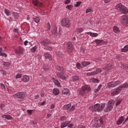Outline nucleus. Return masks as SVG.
I'll list each match as a JSON object with an SVG mask.
<instances>
[{
	"instance_id": "13",
	"label": "nucleus",
	"mask_w": 128,
	"mask_h": 128,
	"mask_svg": "<svg viewBox=\"0 0 128 128\" xmlns=\"http://www.w3.org/2000/svg\"><path fill=\"white\" fill-rule=\"evenodd\" d=\"M124 120V116H121L116 122L117 126H120V124H122Z\"/></svg>"
},
{
	"instance_id": "25",
	"label": "nucleus",
	"mask_w": 128,
	"mask_h": 128,
	"mask_svg": "<svg viewBox=\"0 0 128 128\" xmlns=\"http://www.w3.org/2000/svg\"><path fill=\"white\" fill-rule=\"evenodd\" d=\"M2 118H6V120H12V116L10 115H3L2 116Z\"/></svg>"
},
{
	"instance_id": "48",
	"label": "nucleus",
	"mask_w": 128,
	"mask_h": 128,
	"mask_svg": "<svg viewBox=\"0 0 128 128\" xmlns=\"http://www.w3.org/2000/svg\"><path fill=\"white\" fill-rule=\"evenodd\" d=\"M82 2L80 1V2H76V4H74V6H76V8H78V6H80V4H82Z\"/></svg>"
},
{
	"instance_id": "56",
	"label": "nucleus",
	"mask_w": 128,
	"mask_h": 128,
	"mask_svg": "<svg viewBox=\"0 0 128 128\" xmlns=\"http://www.w3.org/2000/svg\"><path fill=\"white\" fill-rule=\"evenodd\" d=\"M47 26H48L47 30H50V22H48Z\"/></svg>"
},
{
	"instance_id": "54",
	"label": "nucleus",
	"mask_w": 128,
	"mask_h": 128,
	"mask_svg": "<svg viewBox=\"0 0 128 128\" xmlns=\"http://www.w3.org/2000/svg\"><path fill=\"white\" fill-rule=\"evenodd\" d=\"M86 75L87 76H96V74H94V72H88Z\"/></svg>"
},
{
	"instance_id": "45",
	"label": "nucleus",
	"mask_w": 128,
	"mask_h": 128,
	"mask_svg": "<svg viewBox=\"0 0 128 128\" xmlns=\"http://www.w3.org/2000/svg\"><path fill=\"white\" fill-rule=\"evenodd\" d=\"M94 60L96 62H100V64H102V58H95Z\"/></svg>"
},
{
	"instance_id": "26",
	"label": "nucleus",
	"mask_w": 128,
	"mask_h": 128,
	"mask_svg": "<svg viewBox=\"0 0 128 128\" xmlns=\"http://www.w3.org/2000/svg\"><path fill=\"white\" fill-rule=\"evenodd\" d=\"M2 64L4 67H8L10 66V62H2Z\"/></svg>"
},
{
	"instance_id": "33",
	"label": "nucleus",
	"mask_w": 128,
	"mask_h": 128,
	"mask_svg": "<svg viewBox=\"0 0 128 128\" xmlns=\"http://www.w3.org/2000/svg\"><path fill=\"white\" fill-rule=\"evenodd\" d=\"M102 84H100L98 87L97 88L95 89L94 90V92H100V88H102Z\"/></svg>"
},
{
	"instance_id": "46",
	"label": "nucleus",
	"mask_w": 128,
	"mask_h": 128,
	"mask_svg": "<svg viewBox=\"0 0 128 128\" xmlns=\"http://www.w3.org/2000/svg\"><path fill=\"white\" fill-rule=\"evenodd\" d=\"M121 68L122 70H128V65L126 64H124L121 66Z\"/></svg>"
},
{
	"instance_id": "41",
	"label": "nucleus",
	"mask_w": 128,
	"mask_h": 128,
	"mask_svg": "<svg viewBox=\"0 0 128 128\" xmlns=\"http://www.w3.org/2000/svg\"><path fill=\"white\" fill-rule=\"evenodd\" d=\"M72 8H74V6L72 4L67 5L66 6V8L69 10H72Z\"/></svg>"
},
{
	"instance_id": "47",
	"label": "nucleus",
	"mask_w": 128,
	"mask_h": 128,
	"mask_svg": "<svg viewBox=\"0 0 128 128\" xmlns=\"http://www.w3.org/2000/svg\"><path fill=\"white\" fill-rule=\"evenodd\" d=\"M60 122H64V120H66V116H62L60 118Z\"/></svg>"
},
{
	"instance_id": "64",
	"label": "nucleus",
	"mask_w": 128,
	"mask_h": 128,
	"mask_svg": "<svg viewBox=\"0 0 128 128\" xmlns=\"http://www.w3.org/2000/svg\"><path fill=\"white\" fill-rule=\"evenodd\" d=\"M72 126H74V124H70L68 125V128H72Z\"/></svg>"
},
{
	"instance_id": "14",
	"label": "nucleus",
	"mask_w": 128,
	"mask_h": 128,
	"mask_svg": "<svg viewBox=\"0 0 128 128\" xmlns=\"http://www.w3.org/2000/svg\"><path fill=\"white\" fill-rule=\"evenodd\" d=\"M44 56L46 60H52V56L48 52L44 54Z\"/></svg>"
},
{
	"instance_id": "42",
	"label": "nucleus",
	"mask_w": 128,
	"mask_h": 128,
	"mask_svg": "<svg viewBox=\"0 0 128 128\" xmlns=\"http://www.w3.org/2000/svg\"><path fill=\"white\" fill-rule=\"evenodd\" d=\"M90 82H91L98 83V79H95V78H92V79H91V80H90Z\"/></svg>"
},
{
	"instance_id": "7",
	"label": "nucleus",
	"mask_w": 128,
	"mask_h": 128,
	"mask_svg": "<svg viewBox=\"0 0 128 128\" xmlns=\"http://www.w3.org/2000/svg\"><path fill=\"white\" fill-rule=\"evenodd\" d=\"M90 87L88 85H85L82 86V89L80 90L79 94L80 96H82L86 94V92H90Z\"/></svg>"
},
{
	"instance_id": "59",
	"label": "nucleus",
	"mask_w": 128,
	"mask_h": 128,
	"mask_svg": "<svg viewBox=\"0 0 128 128\" xmlns=\"http://www.w3.org/2000/svg\"><path fill=\"white\" fill-rule=\"evenodd\" d=\"M46 50H50V51L52 50V46H47L46 48Z\"/></svg>"
},
{
	"instance_id": "49",
	"label": "nucleus",
	"mask_w": 128,
	"mask_h": 128,
	"mask_svg": "<svg viewBox=\"0 0 128 128\" xmlns=\"http://www.w3.org/2000/svg\"><path fill=\"white\" fill-rule=\"evenodd\" d=\"M0 72L2 74H3L4 76L6 75V70H0Z\"/></svg>"
},
{
	"instance_id": "38",
	"label": "nucleus",
	"mask_w": 128,
	"mask_h": 128,
	"mask_svg": "<svg viewBox=\"0 0 128 128\" xmlns=\"http://www.w3.org/2000/svg\"><path fill=\"white\" fill-rule=\"evenodd\" d=\"M34 22H36V24H38L40 22V18L36 16V18H34Z\"/></svg>"
},
{
	"instance_id": "32",
	"label": "nucleus",
	"mask_w": 128,
	"mask_h": 128,
	"mask_svg": "<svg viewBox=\"0 0 128 128\" xmlns=\"http://www.w3.org/2000/svg\"><path fill=\"white\" fill-rule=\"evenodd\" d=\"M121 50L122 52H126L128 50V45H126V46H124Z\"/></svg>"
},
{
	"instance_id": "22",
	"label": "nucleus",
	"mask_w": 128,
	"mask_h": 128,
	"mask_svg": "<svg viewBox=\"0 0 128 128\" xmlns=\"http://www.w3.org/2000/svg\"><path fill=\"white\" fill-rule=\"evenodd\" d=\"M95 42H96L98 46H102V44H104V40H95Z\"/></svg>"
},
{
	"instance_id": "3",
	"label": "nucleus",
	"mask_w": 128,
	"mask_h": 128,
	"mask_svg": "<svg viewBox=\"0 0 128 128\" xmlns=\"http://www.w3.org/2000/svg\"><path fill=\"white\" fill-rule=\"evenodd\" d=\"M98 121L100 124H102V118H94L92 121L93 128H100V124L98 122Z\"/></svg>"
},
{
	"instance_id": "61",
	"label": "nucleus",
	"mask_w": 128,
	"mask_h": 128,
	"mask_svg": "<svg viewBox=\"0 0 128 128\" xmlns=\"http://www.w3.org/2000/svg\"><path fill=\"white\" fill-rule=\"evenodd\" d=\"M120 102H122V101L120 100H118L116 101V106H120Z\"/></svg>"
},
{
	"instance_id": "17",
	"label": "nucleus",
	"mask_w": 128,
	"mask_h": 128,
	"mask_svg": "<svg viewBox=\"0 0 128 128\" xmlns=\"http://www.w3.org/2000/svg\"><path fill=\"white\" fill-rule=\"evenodd\" d=\"M52 80L54 82V84L60 88V82H58V79L52 78Z\"/></svg>"
},
{
	"instance_id": "50",
	"label": "nucleus",
	"mask_w": 128,
	"mask_h": 128,
	"mask_svg": "<svg viewBox=\"0 0 128 128\" xmlns=\"http://www.w3.org/2000/svg\"><path fill=\"white\" fill-rule=\"evenodd\" d=\"M83 32H84V29H82V28H78L77 29V32H78V34H80Z\"/></svg>"
},
{
	"instance_id": "21",
	"label": "nucleus",
	"mask_w": 128,
	"mask_h": 128,
	"mask_svg": "<svg viewBox=\"0 0 128 128\" xmlns=\"http://www.w3.org/2000/svg\"><path fill=\"white\" fill-rule=\"evenodd\" d=\"M86 34H89L90 36H92V38H96L98 36V33H94L92 32H86Z\"/></svg>"
},
{
	"instance_id": "1",
	"label": "nucleus",
	"mask_w": 128,
	"mask_h": 128,
	"mask_svg": "<svg viewBox=\"0 0 128 128\" xmlns=\"http://www.w3.org/2000/svg\"><path fill=\"white\" fill-rule=\"evenodd\" d=\"M128 88V82L124 83L121 86H119L117 87L115 90H113L111 92V96H116L118 94L120 93V92L124 88Z\"/></svg>"
},
{
	"instance_id": "24",
	"label": "nucleus",
	"mask_w": 128,
	"mask_h": 128,
	"mask_svg": "<svg viewBox=\"0 0 128 128\" xmlns=\"http://www.w3.org/2000/svg\"><path fill=\"white\" fill-rule=\"evenodd\" d=\"M72 82H76V80H80V76H72Z\"/></svg>"
},
{
	"instance_id": "18",
	"label": "nucleus",
	"mask_w": 128,
	"mask_h": 128,
	"mask_svg": "<svg viewBox=\"0 0 128 128\" xmlns=\"http://www.w3.org/2000/svg\"><path fill=\"white\" fill-rule=\"evenodd\" d=\"M68 48L70 50V52H72V50H74V45L72 44V42H68Z\"/></svg>"
},
{
	"instance_id": "53",
	"label": "nucleus",
	"mask_w": 128,
	"mask_h": 128,
	"mask_svg": "<svg viewBox=\"0 0 128 128\" xmlns=\"http://www.w3.org/2000/svg\"><path fill=\"white\" fill-rule=\"evenodd\" d=\"M46 101H43L42 102L39 103L38 106H44V104H46Z\"/></svg>"
},
{
	"instance_id": "15",
	"label": "nucleus",
	"mask_w": 128,
	"mask_h": 128,
	"mask_svg": "<svg viewBox=\"0 0 128 128\" xmlns=\"http://www.w3.org/2000/svg\"><path fill=\"white\" fill-rule=\"evenodd\" d=\"M22 82H30V77L28 75H24L21 79Z\"/></svg>"
},
{
	"instance_id": "4",
	"label": "nucleus",
	"mask_w": 128,
	"mask_h": 128,
	"mask_svg": "<svg viewBox=\"0 0 128 128\" xmlns=\"http://www.w3.org/2000/svg\"><path fill=\"white\" fill-rule=\"evenodd\" d=\"M116 10L120 12H122V14H128V9L126 6H124L122 4H118L116 7Z\"/></svg>"
},
{
	"instance_id": "12",
	"label": "nucleus",
	"mask_w": 128,
	"mask_h": 128,
	"mask_svg": "<svg viewBox=\"0 0 128 128\" xmlns=\"http://www.w3.org/2000/svg\"><path fill=\"white\" fill-rule=\"evenodd\" d=\"M40 44L43 46H48L50 44V40L48 38L44 39L41 41Z\"/></svg>"
},
{
	"instance_id": "37",
	"label": "nucleus",
	"mask_w": 128,
	"mask_h": 128,
	"mask_svg": "<svg viewBox=\"0 0 128 128\" xmlns=\"http://www.w3.org/2000/svg\"><path fill=\"white\" fill-rule=\"evenodd\" d=\"M56 54L58 56H60V58H62L64 56V52H61L60 51L56 52Z\"/></svg>"
},
{
	"instance_id": "2",
	"label": "nucleus",
	"mask_w": 128,
	"mask_h": 128,
	"mask_svg": "<svg viewBox=\"0 0 128 128\" xmlns=\"http://www.w3.org/2000/svg\"><path fill=\"white\" fill-rule=\"evenodd\" d=\"M57 70H58V72L57 74L58 78H60L61 80H66V78H68V74L64 72V67L62 66H57Z\"/></svg>"
},
{
	"instance_id": "9",
	"label": "nucleus",
	"mask_w": 128,
	"mask_h": 128,
	"mask_svg": "<svg viewBox=\"0 0 128 128\" xmlns=\"http://www.w3.org/2000/svg\"><path fill=\"white\" fill-rule=\"evenodd\" d=\"M96 112H102V110H104V106H106V104L102 103L101 104H96Z\"/></svg>"
},
{
	"instance_id": "44",
	"label": "nucleus",
	"mask_w": 128,
	"mask_h": 128,
	"mask_svg": "<svg viewBox=\"0 0 128 128\" xmlns=\"http://www.w3.org/2000/svg\"><path fill=\"white\" fill-rule=\"evenodd\" d=\"M0 56H4V58H6L7 56L6 54L2 52V51H0Z\"/></svg>"
},
{
	"instance_id": "40",
	"label": "nucleus",
	"mask_w": 128,
	"mask_h": 128,
	"mask_svg": "<svg viewBox=\"0 0 128 128\" xmlns=\"http://www.w3.org/2000/svg\"><path fill=\"white\" fill-rule=\"evenodd\" d=\"M62 92L63 94H68V88H64L62 90Z\"/></svg>"
},
{
	"instance_id": "5",
	"label": "nucleus",
	"mask_w": 128,
	"mask_h": 128,
	"mask_svg": "<svg viewBox=\"0 0 128 128\" xmlns=\"http://www.w3.org/2000/svg\"><path fill=\"white\" fill-rule=\"evenodd\" d=\"M114 100H111L108 102V106L107 108H105L104 112H110L112 108H114Z\"/></svg>"
},
{
	"instance_id": "31",
	"label": "nucleus",
	"mask_w": 128,
	"mask_h": 128,
	"mask_svg": "<svg viewBox=\"0 0 128 128\" xmlns=\"http://www.w3.org/2000/svg\"><path fill=\"white\" fill-rule=\"evenodd\" d=\"M38 46H35L30 50V51L31 52H36Z\"/></svg>"
},
{
	"instance_id": "10",
	"label": "nucleus",
	"mask_w": 128,
	"mask_h": 128,
	"mask_svg": "<svg viewBox=\"0 0 128 128\" xmlns=\"http://www.w3.org/2000/svg\"><path fill=\"white\" fill-rule=\"evenodd\" d=\"M14 98L23 99L26 98V93L22 92H18L14 94Z\"/></svg>"
},
{
	"instance_id": "20",
	"label": "nucleus",
	"mask_w": 128,
	"mask_h": 128,
	"mask_svg": "<svg viewBox=\"0 0 128 128\" xmlns=\"http://www.w3.org/2000/svg\"><path fill=\"white\" fill-rule=\"evenodd\" d=\"M112 66V62H108L107 63L106 66L103 68V70H111Z\"/></svg>"
},
{
	"instance_id": "23",
	"label": "nucleus",
	"mask_w": 128,
	"mask_h": 128,
	"mask_svg": "<svg viewBox=\"0 0 128 128\" xmlns=\"http://www.w3.org/2000/svg\"><path fill=\"white\" fill-rule=\"evenodd\" d=\"M107 86L108 88H114V82H109L107 84Z\"/></svg>"
},
{
	"instance_id": "62",
	"label": "nucleus",
	"mask_w": 128,
	"mask_h": 128,
	"mask_svg": "<svg viewBox=\"0 0 128 128\" xmlns=\"http://www.w3.org/2000/svg\"><path fill=\"white\" fill-rule=\"evenodd\" d=\"M70 0H64V4H70Z\"/></svg>"
},
{
	"instance_id": "30",
	"label": "nucleus",
	"mask_w": 128,
	"mask_h": 128,
	"mask_svg": "<svg viewBox=\"0 0 128 128\" xmlns=\"http://www.w3.org/2000/svg\"><path fill=\"white\" fill-rule=\"evenodd\" d=\"M4 12L6 16H10V10H8L6 8L4 9Z\"/></svg>"
},
{
	"instance_id": "34",
	"label": "nucleus",
	"mask_w": 128,
	"mask_h": 128,
	"mask_svg": "<svg viewBox=\"0 0 128 128\" xmlns=\"http://www.w3.org/2000/svg\"><path fill=\"white\" fill-rule=\"evenodd\" d=\"M82 64L83 66H88V64H90V62H82Z\"/></svg>"
},
{
	"instance_id": "63",
	"label": "nucleus",
	"mask_w": 128,
	"mask_h": 128,
	"mask_svg": "<svg viewBox=\"0 0 128 128\" xmlns=\"http://www.w3.org/2000/svg\"><path fill=\"white\" fill-rule=\"evenodd\" d=\"M0 86L2 88H3L4 90L6 89V86H4V84H0Z\"/></svg>"
},
{
	"instance_id": "52",
	"label": "nucleus",
	"mask_w": 128,
	"mask_h": 128,
	"mask_svg": "<svg viewBox=\"0 0 128 128\" xmlns=\"http://www.w3.org/2000/svg\"><path fill=\"white\" fill-rule=\"evenodd\" d=\"M22 76V74H18L16 76V78L18 79V78H20Z\"/></svg>"
},
{
	"instance_id": "60",
	"label": "nucleus",
	"mask_w": 128,
	"mask_h": 128,
	"mask_svg": "<svg viewBox=\"0 0 128 128\" xmlns=\"http://www.w3.org/2000/svg\"><path fill=\"white\" fill-rule=\"evenodd\" d=\"M74 108H76L75 106H72V108L70 109V112H73L74 110Z\"/></svg>"
},
{
	"instance_id": "29",
	"label": "nucleus",
	"mask_w": 128,
	"mask_h": 128,
	"mask_svg": "<svg viewBox=\"0 0 128 128\" xmlns=\"http://www.w3.org/2000/svg\"><path fill=\"white\" fill-rule=\"evenodd\" d=\"M102 72V68H98L96 69L95 71H94V74H100Z\"/></svg>"
},
{
	"instance_id": "6",
	"label": "nucleus",
	"mask_w": 128,
	"mask_h": 128,
	"mask_svg": "<svg viewBox=\"0 0 128 128\" xmlns=\"http://www.w3.org/2000/svg\"><path fill=\"white\" fill-rule=\"evenodd\" d=\"M62 26L70 28V20L68 18H64L61 21Z\"/></svg>"
},
{
	"instance_id": "28",
	"label": "nucleus",
	"mask_w": 128,
	"mask_h": 128,
	"mask_svg": "<svg viewBox=\"0 0 128 128\" xmlns=\"http://www.w3.org/2000/svg\"><path fill=\"white\" fill-rule=\"evenodd\" d=\"M89 110H92V112H96V104L94 106H91L89 108Z\"/></svg>"
},
{
	"instance_id": "39",
	"label": "nucleus",
	"mask_w": 128,
	"mask_h": 128,
	"mask_svg": "<svg viewBox=\"0 0 128 128\" xmlns=\"http://www.w3.org/2000/svg\"><path fill=\"white\" fill-rule=\"evenodd\" d=\"M114 84V86H120V82L119 80H116L115 82H113Z\"/></svg>"
},
{
	"instance_id": "35",
	"label": "nucleus",
	"mask_w": 128,
	"mask_h": 128,
	"mask_svg": "<svg viewBox=\"0 0 128 128\" xmlns=\"http://www.w3.org/2000/svg\"><path fill=\"white\" fill-rule=\"evenodd\" d=\"M70 106H72V104H68L67 105L64 106V110H70Z\"/></svg>"
},
{
	"instance_id": "27",
	"label": "nucleus",
	"mask_w": 128,
	"mask_h": 128,
	"mask_svg": "<svg viewBox=\"0 0 128 128\" xmlns=\"http://www.w3.org/2000/svg\"><path fill=\"white\" fill-rule=\"evenodd\" d=\"M113 30L116 34H118L120 32V28L116 26H114L113 28Z\"/></svg>"
},
{
	"instance_id": "55",
	"label": "nucleus",
	"mask_w": 128,
	"mask_h": 128,
	"mask_svg": "<svg viewBox=\"0 0 128 128\" xmlns=\"http://www.w3.org/2000/svg\"><path fill=\"white\" fill-rule=\"evenodd\" d=\"M76 66L77 68L80 70V68H82V64L80 63H78L76 65Z\"/></svg>"
},
{
	"instance_id": "8",
	"label": "nucleus",
	"mask_w": 128,
	"mask_h": 128,
	"mask_svg": "<svg viewBox=\"0 0 128 128\" xmlns=\"http://www.w3.org/2000/svg\"><path fill=\"white\" fill-rule=\"evenodd\" d=\"M120 22L122 26H126L128 24V15L122 16Z\"/></svg>"
},
{
	"instance_id": "57",
	"label": "nucleus",
	"mask_w": 128,
	"mask_h": 128,
	"mask_svg": "<svg viewBox=\"0 0 128 128\" xmlns=\"http://www.w3.org/2000/svg\"><path fill=\"white\" fill-rule=\"evenodd\" d=\"M92 10V8H88L86 10V14H88V12H90Z\"/></svg>"
},
{
	"instance_id": "19",
	"label": "nucleus",
	"mask_w": 128,
	"mask_h": 128,
	"mask_svg": "<svg viewBox=\"0 0 128 128\" xmlns=\"http://www.w3.org/2000/svg\"><path fill=\"white\" fill-rule=\"evenodd\" d=\"M54 96H58L60 94V90L58 88H54L52 90Z\"/></svg>"
},
{
	"instance_id": "58",
	"label": "nucleus",
	"mask_w": 128,
	"mask_h": 128,
	"mask_svg": "<svg viewBox=\"0 0 128 128\" xmlns=\"http://www.w3.org/2000/svg\"><path fill=\"white\" fill-rule=\"evenodd\" d=\"M27 112L29 116H32V110H28Z\"/></svg>"
},
{
	"instance_id": "36",
	"label": "nucleus",
	"mask_w": 128,
	"mask_h": 128,
	"mask_svg": "<svg viewBox=\"0 0 128 128\" xmlns=\"http://www.w3.org/2000/svg\"><path fill=\"white\" fill-rule=\"evenodd\" d=\"M13 16L14 18H20V14L18 12H13Z\"/></svg>"
},
{
	"instance_id": "43",
	"label": "nucleus",
	"mask_w": 128,
	"mask_h": 128,
	"mask_svg": "<svg viewBox=\"0 0 128 128\" xmlns=\"http://www.w3.org/2000/svg\"><path fill=\"white\" fill-rule=\"evenodd\" d=\"M43 70L46 72H48V71L50 70V68H48V66H43Z\"/></svg>"
},
{
	"instance_id": "16",
	"label": "nucleus",
	"mask_w": 128,
	"mask_h": 128,
	"mask_svg": "<svg viewBox=\"0 0 128 128\" xmlns=\"http://www.w3.org/2000/svg\"><path fill=\"white\" fill-rule=\"evenodd\" d=\"M70 124V121H66L64 122H63L61 124H60V128H66L68 124Z\"/></svg>"
},
{
	"instance_id": "51",
	"label": "nucleus",
	"mask_w": 128,
	"mask_h": 128,
	"mask_svg": "<svg viewBox=\"0 0 128 128\" xmlns=\"http://www.w3.org/2000/svg\"><path fill=\"white\" fill-rule=\"evenodd\" d=\"M38 0H36V1H34L33 2V4H34V6H38Z\"/></svg>"
},
{
	"instance_id": "11",
	"label": "nucleus",
	"mask_w": 128,
	"mask_h": 128,
	"mask_svg": "<svg viewBox=\"0 0 128 128\" xmlns=\"http://www.w3.org/2000/svg\"><path fill=\"white\" fill-rule=\"evenodd\" d=\"M15 52L18 56H23L24 52V48L22 46H19L18 50H15Z\"/></svg>"
}]
</instances>
